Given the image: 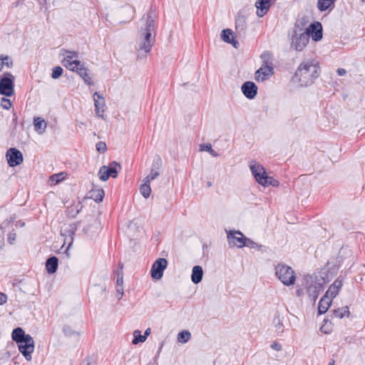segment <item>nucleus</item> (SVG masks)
<instances>
[{
	"label": "nucleus",
	"instance_id": "nucleus-1",
	"mask_svg": "<svg viewBox=\"0 0 365 365\" xmlns=\"http://www.w3.org/2000/svg\"><path fill=\"white\" fill-rule=\"evenodd\" d=\"M320 67L314 60L309 59L302 62L294 73V79L300 86L312 85L319 76Z\"/></svg>",
	"mask_w": 365,
	"mask_h": 365
},
{
	"label": "nucleus",
	"instance_id": "nucleus-2",
	"mask_svg": "<svg viewBox=\"0 0 365 365\" xmlns=\"http://www.w3.org/2000/svg\"><path fill=\"white\" fill-rule=\"evenodd\" d=\"M291 48L302 51L309 41L310 30L296 25L289 33Z\"/></svg>",
	"mask_w": 365,
	"mask_h": 365
},
{
	"label": "nucleus",
	"instance_id": "nucleus-3",
	"mask_svg": "<svg viewBox=\"0 0 365 365\" xmlns=\"http://www.w3.org/2000/svg\"><path fill=\"white\" fill-rule=\"evenodd\" d=\"M250 168L256 181L262 186L267 187L269 185H279V181L274 179L272 177L268 176L262 165L256 163L255 161H251L250 163Z\"/></svg>",
	"mask_w": 365,
	"mask_h": 365
},
{
	"label": "nucleus",
	"instance_id": "nucleus-4",
	"mask_svg": "<svg viewBox=\"0 0 365 365\" xmlns=\"http://www.w3.org/2000/svg\"><path fill=\"white\" fill-rule=\"evenodd\" d=\"M154 20L150 16H148L145 28L141 31L143 40L139 46V50L144 51L146 53L150 52L155 41L154 38H152V32L154 31Z\"/></svg>",
	"mask_w": 365,
	"mask_h": 365
},
{
	"label": "nucleus",
	"instance_id": "nucleus-5",
	"mask_svg": "<svg viewBox=\"0 0 365 365\" xmlns=\"http://www.w3.org/2000/svg\"><path fill=\"white\" fill-rule=\"evenodd\" d=\"M275 274L280 282L286 285L290 286L295 283L296 275L291 267L284 264H278L275 267Z\"/></svg>",
	"mask_w": 365,
	"mask_h": 365
},
{
	"label": "nucleus",
	"instance_id": "nucleus-6",
	"mask_svg": "<svg viewBox=\"0 0 365 365\" xmlns=\"http://www.w3.org/2000/svg\"><path fill=\"white\" fill-rule=\"evenodd\" d=\"M307 284V293L310 299L315 302L319 294L323 289V279L317 276H307L305 278Z\"/></svg>",
	"mask_w": 365,
	"mask_h": 365
},
{
	"label": "nucleus",
	"instance_id": "nucleus-7",
	"mask_svg": "<svg viewBox=\"0 0 365 365\" xmlns=\"http://www.w3.org/2000/svg\"><path fill=\"white\" fill-rule=\"evenodd\" d=\"M5 76L0 79V94L11 96L14 93V76L10 73H6Z\"/></svg>",
	"mask_w": 365,
	"mask_h": 365
},
{
	"label": "nucleus",
	"instance_id": "nucleus-8",
	"mask_svg": "<svg viewBox=\"0 0 365 365\" xmlns=\"http://www.w3.org/2000/svg\"><path fill=\"white\" fill-rule=\"evenodd\" d=\"M19 351L23 354L27 361L31 360V354L34 351V341L31 335H27L26 339L18 343Z\"/></svg>",
	"mask_w": 365,
	"mask_h": 365
},
{
	"label": "nucleus",
	"instance_id": "nucleus-9",
	"mask_svg": "<svg viewBox=\"0 0 365 365\" xmlns=\"http://www.w3.org/2000/svg\"><path fill=\"white\" fill-rule=\"evenodd\" d=\"M227 241L230 246H236L238 248L245 247L246 237H245L240 231H227Z\"/></svg>",
	"mask_w": 365,
	"mask_h": 365
},
{
	"label": "nucleus",
	"instance_id": "nucleus-10",
	"mask_svg": "<svg viewBox=\"0 0 365 365\" xmlns=\"http://www.w3.org/2000/svg\"><path fill=\"white\" fill-rule=\"evenodd\" d=\"M6 158L10 167L19 165L24 160L22 153L15 148H11L6 151Z\"/></svg>",
	"mask_w": 365,
	"mask_h": 365
},
{
	"label": "nucleus",
	"instance_id": "nucleus-11",
	"mask_svg": "<svg viewBox=\"0 0 365 365\" xmlns=\"http://www.w3.org/2000/svg\"><path fill=\"white\" fill-rule=\"evenodd\" d=\"M168 266V261L165 258H158L154 262L151 268V277L155 279H160L163 275V271Z\"/></svg>",
	"mask_w": 365,
	"mask_h": 365
},
{
	"label": "nucleus",
	"instance_id": "nucleus-12",
	"mask_svg": "<svg viewBox=\"0 0 365 365\" xmlns=\"http://www.w3.org/2000/svg\"><path fill=\"white\" fill-rule=\"evenodd\" d=\"M276 1L277 0H257L255 4L257 8V15L259 17L264 16Z\"/></svg>",
	"mask_w": 365,
	"mask_h": 365
},
{
	"label": "nucleus",
	"instance_id": "nucleus-13",
	"mask_svg": "<svg viewBox=\"0 0 365 365\" xmlns=\"http://www.w3.org/2000/svg\"><path fill=\"white\" fill-rule=\"evenodd\" d=\"M274 74L273 66H262L255 72V80L257 81H264Z\"/></svg>",
	"mask_w": 365,
	"mask_h": 365
},
{
	"label": "nucleus",
	"instance_id": "nucleus-14",
	"mask_svg": "<svg viewBox=\"0 0 365 365\" xmlns=\"http://www.w3.org/2000/svg\"><path fill=\"white\" fill-rule=\"evenodd\" d=\"M93 100L96 114L99 117L103 118L104 108L106 106L104 98L99 93L95 92L93 94Z\"/></svg>",
	"mask_w": 365,
	"mask_h": 365
},
{
	"label": "nucleus",
	"instance_id": "nucleus-15",
	"mask_svg": "<svg viewBox=\"0 0 365 365\" xmlns=\"http://www.w3.org/2000/svg\"><path fill=\"white\" fill-rule=\"evenodd\" d=\"M242 92L249 99L254 98L257 93V86L251 81H247L242 86Z\"/></svg>",
	"mask_w": 365,
	"mask_h": 365
},
{
	"label": "nucleus",
	"instance_id": "nucleus-16",
	"mask_svg": "<svg viewBox=\"0 0 365 365\" xmlns=\"http://www.w3.org/2000/svg\"><path fill=\"white\" fill-rule=\"evenodd\" d=\"M308 29L310 30V35L313 41H318L322 38V26L319 22L312 23Z\"/></svg>",
	"mask_w": 365,
	"mask_h": 365
},
{
	"label": "nucleus",
	"instance_id": "nucleus-17",
	"mask_svg": "<svg viewBox=\"0 0 365 365\" xmlns=\"http://www.w3.org/2000/svg\"><path fill=\"white\" fill-rule=\"evenodd\" d=\"M342 287V281L337 279L329 287L325 295L333 299L339 292Z\"/></svg>",
	"mask_w": 365,
	"mask_h": 365
},
{
	"label": "nucleus",
	"instance_id": "nucleus-18",
	"mask_svg": "<svg viewBox=\"0 0 365 365\" xmlns=\"http://www.w3.org/2000/svg\"><path fill=\"white\" fill-rule=\"evenodd\" d=\"M336 0H317V7L321 12L332 11L335 7Z\"/></svg>",
	"mask_w": 365,
	"mask_h": 365
},
{
	"label": "nucleus",
	"instance_id": "nucleus-19",
	"mask_svg": "<svg viewBox=\"0 0 365 365\" xmlns=\"http://www.w3.org/2000/svg\"><path fill=\"white\" fill-rule=\"evenodd\" d=\"M221 37L225 42L232 44L235 48H237L239 43L235 40L232 30L229 29H224L222 31Z\"/></svg>",
	"mask_w": 365,
	"mask_h": 365
},
{
	"label": "nucleus",
	"instance_id": "nucleus-20",
	"mask_svg": "<svg viewBox=\"0 0 365 365\" xmlns=\"http://www.w3.org/2000/svg\"><path fill=\"white\" fill-rule=\"evenodd\" d=\"M331 299L328 297V296L324 295L319 301V305H318V313L319 314H322L327 312L328 310L331 302Z\"/></svg>",
	"mask_w": 365,
	"mask_h": 365
},
{
	"label": "nucleus",
	"instance_id": "nucleus-21",
	"mask_svg": "<svg viewBox=\"0 0 365 365\" xmlns=\"http://www.w3.org/2000/svg\"><path fill=\"white\" fill-rule=\"evenodd\" d=\"M34 130L39 134H43L46 128V122L41 117H36L34 119Z\"/></svg>",
	"mask_w": 365,
	"mask_h": 365
},
{
	"label": "nucleus",
	"instance_id": "nucleus-22",
	"mask_svg": "<svg viewBox=\"0 0 365 365\" xmlns=\"http://www.w3.org/2000/svg\"><path fill=\"white\" fill-rule=\"evenodd\" d=\"M104 195L105 192L102 188H93L89 191L90 198L94 200L96 202H102Z\"/></svg>",
	"mask_w": 365,
	"mask_h": 365
},
{
	"label": "nucleus",
	"instance_id": "nucleus-23",
	"mask_svg": "<svg viewBox=\"0 0 365 365\" xmlns=\"http://www.w3.org/2000/svg\"><path fill=\"white\" fill-rule=\"evenodd\" d=\"M202 275L203 270L200 266L196 265L192 268L191 279L193 283L198 284L200 282L202 279Z\"/></svg>",
	"mask_w": 365,
	"mask_h": 365
},
{
	"label": "nucleus",
	"instance_id": "nucleus-24",
	"mask_svg": "<svg viewBox=\"0 0 365 365\" xmlns=\"http://www.w3.org/2000/svg\"><path fill=\"white\" fill-rule=\"evenodd\" d=\"M62 63L67 69L76 73L78 72V68H80L83 64L80 61L76 59L74 61L63 60Z\"/></svg>",
	"mask_w": 365,
	"mask_h": 365
},
{
	"label": "nucleus",
	"instance_id": "nucleus-25",
	"mask_svg": "<svg viewBox=\"0 0 365 365\" xmlns=\"http://www.w3.org/2000/svg\"><path fill=\"white\" fill-rule=\"evenodd\" d=\"M77 73L83 79L86 84L89 86L93 85V81L90 76V73L88 72V70L85 67L83 63L81 65L80 68H78Z\"/></svg>",
	"mask_w": 365,
	"mask_h": 365
},
{
	"label": "nucleus",
	"instance_id": "nucleus-26",
	"mask_svg": "<svg viewBox=\"0 0 365 365\" xmlns=\"http://www.w3.org/2000/svg\"><path fill=\"white\" fill-rule=\"evenodd\" d=\"M28 334H26L24 331L21 327L14 329L12 331V339L17 344L24 341Z\"/></svg>",
	"mask_w": 365,
	"mask_h": 365
},
{
	"label": "nucleus",
	"instance_id": "nucleus-27",
	"mask_svg": "<svg viewBox=\"0 0 365 365\" xmlns=\"http://www.w3.org/2000/svg\"><path fill=\"white\" fill-rule=\"evenodd\" d=\"M46 270L49 274L56 272L58 267V258L56 257H49L46 262Z\"/></svg>",
	"mask_w": 365,
	"mask_h": 365
},
{
	"label": "nucleus",
	"instance_id": "nucleus-28",
	"mask_svg": "<svg viewBox=\"0 0 365 365\" xmlns=\"http://www.w3.org/2000/svg\"><path fill=\"white\" fill-rule=\"evenodd\" d=\"M120 168V165L116 162H113L109 166H108V173L110 177L115 178L118 175V169Z\"/></svg>",
	"mask_w": 365,
	"mask_h": 365
},
{
	"label": "nucleus",
	"instance_id": "nucleus-29",
	"mask_svg": "<svg viewBox=\"0 0 365 365\" xmlns=\"http://www.w3.org/2000/svg\"><path fill=\"white\" fill-rule=\"evenodd\" d=\"M150 184V182H143V183L140 186V192L145 198H148L150 195L151 187Z\"/></svg>",
	"mask_w": 365,
	"mask_h": 365
},
{
	"label": "nucleus",
	"instance_id": "nucleus-30",
	"mask_svg": "<svg viewBox=\"0 0 365 365\" xmlns=\"http://www.w3.org/2000/svg\"><path fill=\"white\" fill-rule=\"evenodd\" d=\"M262 60V66H273L272 56L270 52L264 51L260 56Z\"/></svg>",
	"mask_w": 365,
	"mask_h": 365
},
{
	"label": "nucleus",
	"instance_id": "nucleus-31",
	"mask_svg": "<svg viewBox=\"0 0 365 365\" xmlns=\"http://www.w3.org/2000/svg\"><path fill=\"white\" fill-rule=\"evenodd\" d=\"M334 315L336 318L342 319L344 316L349 315V310L348 307L338 308L334 310Z\"/></svg>",
	"mask_w": 365,
	"mask_h": 365
},
{
	"label": "nucleus",
	"instance_id": "nucleus-32",
	"mask_svg": "<svg viewBox=\"0 0 365 365\" xmlns=\"http://www.w3.org/2000/svg\"><path fill=\"white\" fill-rule=\"evenodd\" d=\"M191 337V334L189 331H182L178 335V341L180 343H186Z\"/></svg>",
	"mask_w": 365,
	"mask_h": 365
},
{
	"label": "nucleus",
	"instance_id": "nucleus-33",
	"mask_svg": "<svg viewBox=\"0 0 365 365\" xmlns=\"http://www.w3.org/2000/svg\"><path fill=\"white\" fill-rule=\"evenodd\" d=\"M66 178V174L64 173H59L56 174H53L50 177V181L51 183L56 185L60 182L63 181Z\"/></svg>",
	"mask_w": 365,
	"mask_h": 365
},
{
	"label": "nucleus",
	"instance_id": "nucleus-34",
	"mask_svg": "<svg viewBox=\"0 0 365 365\" xmlns=\"http://www.w3.org/2000/svg\"><path fill=\"white\" fill-rule=\"evenodd\" d=\"M163 165V161L159 155H156L153 160L151 170H158L159 172V170L161 168Z\"/></svg>",
	"mask_w": 365,
	"mask_h": 365
},
{
	"label": "nucleus",
	"instance_id": "nucleus-35",
	"mask_svg": "<svg viewBox=\"0 0 365 365\" xmlns=\"http://www.w3.org/2000/svg\"><path fill=\"white\" fill-rule=\"evenodd\" d=\"M274 324H275V331L278 335H280L284 331V325L281 322L279 316H276L274 319Z\"/></svg>",
	"mask_w": 365,
	"mask_h": 365
},
{
	"label": "nucleus",
	"instance_id": "nucleus-36",
	"mask_svg": "<svg viewBox=\"0 0 365 365\" xmlns=\"http://www.w3.org/2000/svg\"><path fill=\"white\" fill-rule=\"evenodd\" d=\"M133 336L134 339L132 341L133 344H137L139 342H144L146 340V336L142 335L140 331L139 330H135L133 332Z\"/></svg>",
	"mask_w": 365,
	"mask_h": 365
},
{
	"label": "nucleus",
	"instance_id": "nucleus-37",
	"mask_svg": "<svg viewBox=\"0 0 365 365\" xmlns=\"http://www.w3.org/2000/svg\"><path fill=\"white\" fill-rule=\"evenodd\" d=\"M98 176L103 181H106L109 178L110 175L108 173V166L103 165L100 168L98 171Z\"/></svg>",
	"mask_w": 365,
	"mask_h": 365
},
{
	"label": "nucleus",
	"instance_id": "nucleus-38",
	"mask_svg": "<svg viewBox=\"0 0 365 365\" xmlns=\"http://www.w3.org/2000/svg\"><path fill=\"white\" fill-rule=\"evenodd\" d=\"M200 150H205L210 153L214 157L218 155V154L212 148V145L210 143H205L200 145Z\"/></svg>",
	"mask_w": 365,
	"mask_h": 365
},
{
	"label": "nucleus",
	"instance_id": "nucleus-39",
	"mask_svg": "<svg viewBox=\"0 0 365 365\" xmlns=\"http://www.w3.org/2000/svg\"><path fill=\"white\" fill-rule=\"evenodd\" d=\"M160 173L158 170H150V173L149 175H148L144 179L143 182H150L155 180L158 176H159Z\"/></svg>",
	"mask_w": 365,
	"mask_h": 365
},
{
	"label": "nucleus",
	"instance_id": "nucleus-40",
	"mask_svg": "<svg viewBox=\"0 0 365 365\" xmlns=\"http://www.w3.org/2000/svg\"><path fill=\"white\" fill-rule=\"evenodd\" d=\"M78 52L73 51H66V56L63 60L74 61V58H78Z\"/></svg>",
	"mask_w": 365,
	"mask_h": 365
},
{
	"label": "nucleus",
	"instance_id": "nucleus-41",
	"mask_svg": "<svg viewBox=\"0 0 365 365\" xmlns=\"http://www.w3.org/2000/svg\"><path fill=\"white\" fill-rule=\"evenodd\" d=\"M63 73V68L61 66H56L54 67L52 73L51 77L54 79L58 78L60 77Z\"/></svg>",
	"mask_w": 365,
	"mask_h": 365
},
{
	"label": "nucleus",
	"instance_id": "nucleus-42",
	"mask_svg": "<svg viewBox=\"0 0 365 365\" xmlns=\"http://www.w3.org/2000/svg\"><path fill=\"white\" fill-rule=\"evenodd\" d=\"M0 60L1 61H2V63H3V66L5 65L8 68H10L13 65V61L11 59V58L8 56H1L0 57Z\"/></svg>",
	"mask_w": 365,
	"mask_h": 365
},
{
	"label": "nucleus",
	"instance_id": "nucleus-43",
	"mask_svg": "<svg viewBox=\"0 0 365 365\" xmlns=\"http://www.w3.org/2000/svg\"><path fill=\"white\" fill-rule=\"evenodd\" d=\"M11 101L6 98H2L1 106L4 109L9 110L11 107Z\"/></svg>",
	"mask_w": 365,
	"mask_h": 365
},
{
	"label": "nucleus",
	"instance_id": "nucleus-44",
	"mask_svg": "<svg viewBox=\"0 0 365 365\" xmlns=\"http://www.w3.org/2000/svg\"><path fill=\"white\" fill-rule=\"evenodd\" d=\"M78 206H71L68 209V214L71 215V217H74L79 212L80 210L78 209Z\"/></svg>",
	"mask_w": 365,
	"mask_h": 365
},
{
	"label": "nucleus",
	"instance_id": "nucleus-45",
	"mask_svg": "<svg viewBox=\"0 0 365 365\" xmlns=\"http://www.w3.org/2000/svg\"><path fill=\"white\" fill-rule=\"evenodd\" d=\"M96 149L100 153H104L106 150V145L105 143L100 141L96 144Z\"/></svg>",
	"mask_w": 365,
	"mask_h": 365
},
{
	"label": "nucleus",
	"instance_id": "nucleus-46",
	"mask_svg": "<svg viewBox=\"0 0 365 365\" xmlns=\"http://www.w3.org/2000/svg\"><path fill=\"white\" fill-rule=\"evenodd\" d=\"M245 242V247L255 248L257 246V244L254 241H252V240H250L249 238L246 237V240Z\"/></svg>",
	"mask_w": 365,
	"mask_h": 365
},
{
	"label": "nucleus",
	"instance_id": "nucleus-47",
	"mask_svg": "<svg viewBox=\"0 0 365 365\" xmlns=\"http://www.w3.org/2000/svg\"><path fill=\"white\" fill-rule=\"evenodd\" d=\"M16 240V233L14 232H11L8 235V242L12 245L14 243Z\"/></svg>",
	"mask_w": 365,
	"mask_h": 365
},
{
	"label": "nucleus",
	"instance_id": "nucleus-48",
	"mask_svg": "<svg viewBox=\"0 0 365 365\" xmlns=\"http://www.w3.org/2000/svg\"><path fill=\"white\" fill-rule=\"evenodd\" d=\"M116 294L118 299H120L124 294L123 286L116 287Z\"/></svg>",
	"mask_w": 365,
	"mask_h": 365
},
{
	"label": "nucleus",
	"instance_id": "nucleus-49",
	"mask_svg": "<svg viewBox=\"0 0 365 365\" xmlns=\"http://www.w3.org/2000/svg\"><path fill=\"white\" fill-rule=\"evenodd\" d=\"M116 284H117V287L123 286V274H120V276L117 277Z\"/></svg>",
	"mask_w": 365,
	"mask_h": 365
},
{
	"label": "nucleus",
	"instance_id": "nucleus-50",
	"mask_svg": "<svg viewBox=\"0 0 365 365\" xmlns=\"http://www.w3.org/2000/svg\"><path fill=\"white\" fill-rule=\"evenodd\" d=\"M271 347L276 351H281L282 349V345L276 341L271 345Z\"/></svg>",
	"mask_w": 365,
	"mask_h": 365
},
{
	"label": "nucleus",
	"instance_id": "nucleus-51",
	"mask_svg": "<svg viewBox=\"0 0 365 365\" xmlns=\"http://www.w3.org/2000/svg\"><path fill=\"white\" fill-rule=\"evenodd\" d=\"M6 295L0 292V305L5 303L6 302Z\"/></svg>",
	"mask_w": 365,
	"mask_h": 365
},
{
	"label": "nucleus",
	"instance_id": "nucleus-52",
	"mask_svg": "<svg viewBox=\"0 0 365 365\" xmlns=\"http://www.w3.org/2000/svg\"><path fill=\"white\" fill-rule=\"evenodd\" d=\"M336 72L339 76H344L346 73V71L342 68H338Z\"/></svg>",
	"mask_w": 365,
	"mask_h": 365
},
{
	"label": "nucleus",
	"instance_id": "nucleus-53",
	"mask_svg": "<svg viewBox=\"0 0 365 365\" xmlns=\"http://www.w3.org/2000/svg\"><path fill=\"white\" fill-rule=\"evenodd\" d=\"M296 294H297V297H302L304 294V292H303V289H298L296 292Z\"/></svg>",
	"mask_w": 365,
	"mask_h": 365
},
{
	"label": "nucleus",
	"instance_id": "nucleus-54",
	"mask_svg": "<svg viewBox=\"0 0 365 365\" xmlns=\"http://www.w3.org/2000/svg\"><path fill=\"white\" fill-rule=\"evenodd\" d=\"M14 220H15V217H11V219L9 220V221L4 222L1 225V228H2V226H3V225H6V224H9V223L14 222Z\"/></svg>",
	"mask_w": 365,
	"mask_h": 365
},
{
	"label": "nucleus",
	"instance_id": "nucleus-55",
	"mask_svg": "<svg viewBox=\"0 0 365 365\" xmlns=\"http://www.w3.org/2000/svg\"><path fill=\"white\" fill-rule=\"evenodd\" d=\"M114 273L116 275V277L120 276V274H123V271L120 269L115 270Z\"/></svg>",
	"mask_w": 365,
	"mask_h": 365
},
{
	"label": "nucleus",
	"instance_id": "nucleus-56",
	"mask_svg": "<svg viewBox=\"0 0 365 365\" xmlns=\"http://www.w3.org/2000/svg\"><path fill=\"white\" fill-rule=\"evenodd\" d=\"M150 334V328H148L145 333H144V335L143 336H146V338L148 337V336Z\"/></svg>",
	"mask_w": 365,
	"mask_h": 365
},
{
	"label": "nucleus",
	"instance_id": "nucleus-57",
	"mask_svg": "<svg viewBox=\"0 0 365 365\" xmlns=\"http://www.w3.org/2000/svg\"><path fill=\"white\" fill-rule=\"evenodd\" d=\"M118 267L120 270H122L123 271V264L122 262H119L118 263Z\"/></svg>",
	"mask_w": 365,
	"mask_h": 365
},
{
	"label": "nucleus",
	"instance_id": "nucleus-58",
	"mask_svg": "<svg viewBox=\"0 0 365 365\" xmlns=\"http://www.w3.org/2000/svg\"><path fill=\"white\" fill-rule=\"evenodd\" d=\"M328 365H334V361L332 360Z\"/></svg>",
	"mask_w": 365,
	"mask_h": 365
},
{
	"label": "nucleus",
	"instance_id": "nucleus-59",
	"mask_svg": "<svg viewBox=\"0 0 365 365\" xmlns=\"http://www.w3.org/2000/svg\"><path fill=\"white\" fill-rule=\"evenodd\" d=\"M212 185V183L210 182H207V187H210Z\"/></svg>",
	"mask_w": 365,
	"mask_h": 365
}]
</instances>
